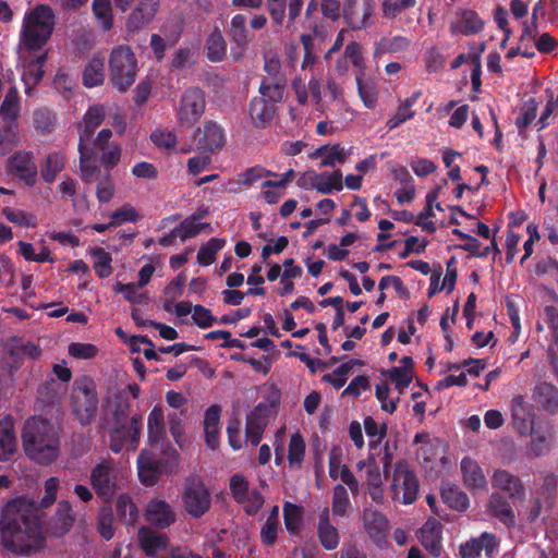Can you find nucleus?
<instances>
[{
    "label": "nucleus",
    "mask_w": 558,
    "mask_h": 558,
    "mask_svg": "<svg viewBox=\"0 0 558 558\" xmlns=\"http://www.w3.org/2000/svg\"><path fill=\"white\" fill-rule=\"evenodd\" d=\"M484 26L485 21L472 9H458L449 21V32L453 37L477 35Z\"/></svg>",
    "instance_id": "nucleus-15"
},
{
    "label": "nucleus",
    "mask_w": 558,
    "mask_h": 558,
    "mask_svg": "<svg viewBox=\"0 0 558 558\" xmlns=\"http://www.w3.org/2000/svg\"><path fill=\"white\" fill-rule=\"evenodd\" d=\"M329 475L332 480H340L348 486L352 495H356L360 490V484L349 468L341 463L337 457H330Z\"/></svg>",
    "instance_id": "nucleus-36"
},
{
    "label": "nucleus",
    "mask_w": 558,
    "mask_h": 558,
    "mask_svg": "<svg viewBox=\"0 0 558 558\" xmlns=\"http://www.w3.org/2000/svg\"><path fill=\"white\" fill-rule=\"evenodd\" d=\"M112 132L109 129H102L97 136L89 143V150H92V169L89 173L85 175L83 168L81 167L82 179L90 183L96 173H100V165H104L106 169H111L118 165L121 157V147L119 144L110 142Z\"/></svg>",
    "instance_id": "nucleus-6"
},
{
    "label": "nucleus",
    "mask_w": 558,
    "mask_h": 558,
    "mask_svg": "<svg viewBox=\"0 0 558 558\" xmlns=\"http://www.w3.org/2000/svg\"><path fill=\"white\" fill-rule=\"evenodd\" d=\"M490 513L502 523L510 525L514 522V513L510 504L497 493L492 494L489 499Z\"/></svg>",
    "instance_id": "nucleus-46"
},
{
    "label": "nucleus",
    "mask_w": 558,
    "mask_h": 558,
    "mask_svg": "<svg viewBox=\"0 0 558 558\" xmlns=\"http://www.w3.org/2000/svg\"><path fill=\"white\" fill-rule=\"evenodd\" d=\"M396 385L400 393L410 385L413 379V360L410 356H403L401 366L392 367L385 373Z\"/></svg>",
    "instance_id": "nucleus-37"
},
{
    "label": "nucleus",
    "mask_w": 558,
    "mask_h": 558,
    "mask_svg": "<svg viewBox=\"0 0 558 558\" xmlns=\"http://www.w3.org/2000/svg\"><path fill=\"white\" fill-rule=\"evenodd\" d=\"M92 258H93V267L95 272L100 278H107L112 274V267L111 262L112 257L111 255L106 252L104 248L97 247L93 248L92 252Z\"/></svg>",
    "instance_id": "nucleus-55"
},
{
    "label": "nucleus",
    "mask_w": 558,
    "mask_h": 558,
    "mask_svg": "<svg viewBox=\"0 0 558 558\" xmlns=\"http://www.w3.org/2000/svg\"><path fill=\"white\" fill-rule=\"evenodd\" d=\"M276 414V401H264L259 402L246 416L267 426L270 418L275 417Z\"/></svg>",
    "instance_id": "nucleus-59"
},
{
    "label": "nucleus",
    "mask_w": 558,
    "mask_h": 558,
    "mask_svg": "<svg viewBox=\"0 0 558 558\" xmlns=\"http://www.w3.org/2000/svg\"><path fill=\"white\" fill-rule=\"evenodd\" d=\"M138 542L148 556H154L167 547L168 538L150 527L142 526L138 531Z\"/></svg>",
    "instance_id": "nucleus-30"
},
{
    "label": "nucleus",
    "mask_w": 558,
    "mask_h": 558,
    "mask_svg": "<svg viewBox=\"0 0 558 558\" xmlns=\"http://www.w3.org/2000/svg\"><path fill=\"white\" fill-rule=\"evenodd\" d=\"M105 81V57L95 56L86 64L83 72V84L86 87L99 86Z\"/></svg>",
    "instance_id": "nucleus-40"
},
{
    "label": "nucleus",
    "mask_w": 558,
    "mask_h": 558,
    "mask_svg": "<svg viewBox=\"0 0 558 558\" xmlns=\"http://www.w3.org/2000/svg\"><path fill=\"white\" fill-rule=\"evenodd\" d=\"M441 533L442 525L436 519H428L421 529V543L434 556L441 551Z\"/></svg>",
    "instance_id": "nucleus-28"
},
{
    "label": "nucleus",
    "mask_w": 558,
    "mask_h": 558,
    "mask_svg": "<svg viewBox=\"0 0 558 558\" xmlns=\"http://www.w3.org/2000/svg\"><path fill=\"white\" fill-rule=\"evenodd\" d=\"M207 57L213 62L221 61L227 52V44L222 33L215 28L209 35L206 44Z\"/></svg>",
    "instance_id": "nucleus-50"
},
{
    "label": "nucleus",
    "mask_w": 558,
    "mask_h": 558,
    "mask_svg": "<svg viewBox=\"0 0 558 558\" xmlns=\"http://www.w3.org/2000/svg\"><path fill=\"white\" fill-rule=\"evenodd\" d=\"M141 434V416H133L128 424L114 428L110 434V449L119 453L124 447L135 450Z\"/></svg>",
    "instance_id": "nucleus-17"
},
{
    "label": "nucleus",
    "mask_w": 558,
    "mask_h": 558,
    "mask_svg": "<svg viewBox=\"0 0 558 558\" xmlns=\"http://www.w3.org/2000/svg\"><path fill=\"white\" fill-rule=\"evenodd\" d=\"M2 546L17 555H31L45 543L36 505L23 497L9 501L0 520Z\"/></svg>",
    "instance_id": "nucleus-1"
},
{
    "label": "nucleus",
    "mask_w": 558,
    "mask_h": 558,
    "mask_svg": "<svg viewBox=\"0 0 558 558\" xmlns=\"http://www.w3.org/2000/svg\"><path fill=\"white\" fill-rule=\"evenodd\" d=\"M350 151L340 145L323 146L318 148L314 154V158L320 159L323 167H335L337 163H344Z\"/></svg>",
    "instance_id": "nucleus-42"
},
{
    "label": "nucleus",
    "mask_w": 558,
    "mask_h": 558,
    "mask_svg": "<svg viewBox=\"0 0 558 558\" xmlns=\"http://www.w3.org/2000/svg\"><path fill=\"white\" fill-rule=\"evenodd\" d=\"M390 490L392 498L404 505L415 501L418 492V482L415 473L405 461L396 463L392 474Z\"/></svg>",
    "instance_id": "nucleus-11"
},
{
    "label": "nucleus",
    "mask_w": 558,
    "mask_h": 558,
    "mask_svg": "<svg viewBox=\"0 0 558 558\" xmlns=\"http://www.w3.org/2000/svg\"><path fill=\"white\" fill-rule=\"evenodd\" d=\"M93 12L104 31L113 26V13L111 0H94Z\"/></svg>",
    "instance_id": "nucleus-56"
},
{
    "label": "nucleus",
    "mask_w": 558,
    "mask_h": 558,
    "mask_svg": "<svg viewBox=\"0 0 558 558\" xmlns=\"http://www.w3.org/2000/svg\"><path fill=\"white\" fill-rule=\"evenodd\" d=\"M148 439L150 445L163 454V460L156 458L148 450H143L137 459L138 476L143 484L151 486L156 483L160 473L171 472L178 462V452L169 449L167 444V429L165 414L161 407L156 405L150 411L147 420Z\"/></svg>",
    "instance_id": "nucleus-3"
},
{
    "label": "nucleus",
    "mask_w": 558,
    "mask_h": 558,
    "mask_svg": "<svg viewBox=\"0 0 558 558\" xmlns=\"http://www.w3.org/2000/svg\"><path fill=\"white\" fill-rule=\"evenodd\" d=\"M20 97L16 87H10L0 106V114L5 123L14 122L20 114Z\"/></svg>",
    "instance_id": "nucleus-43"
},
{
    "label": "nucleus",
    "mask_w": 558,
    "mask_h": 558,
    "mask_svg": "<svg viewBox=\"0 0 558 558\" xmlns=\"http://www.w3.org/2000/svg\"><path fill=\"white\" fill-rule=\"evenodd\" d=\"M206 211L197 213L186 219H184L178 227H175V233L179 234L182 241L197 235L201 230L207 226L206 223L198 222L205 216Z\"/></svg>",
    "instance_id": "nucleus-52"
},
{
    "label": "nucleus",
    "mask_w": 558,
    "mask_h": 558,
    "mask_svg": "<svg viewBox=\"0 0 558 558\" xmlns=\"http://www.w3.org/2000/svg\"><path fill=\"white\" fill-rule=\"evenodd\" d=\"M531 442L527 447V452L532 457H541L549 451L554 430L549 423L539 421L533 426V430L529 434Z\"/></svg>",
    "instance_id": "nucleus-23"
},
{
    "label": "nucleus",
    "mask_w": 558,
    "mask_h": 558,
    "mask_svg": "<svg viewBox=\"0 0 558 558\" xmlns=\"http://www.w3.org/2000/svg\"><path fill=\"white\" fill-rule=\"evenodd\" d=\"M415 4L416 0H383L381 13L386 19H396Z\"/></svg>",
    "instance_id": "nucleus-58"
},
{
    "label": "nucleus",
    "mask_w": 558,
    "mask_h": 558,
    "mask_svg": "<svg viewBox=\"0 0 558 558\" xmlns=\"http://www.w3.org/2000/svg\"><path fill=\"white\" fill-rule=\"evenodd\" d=\"M226 241L218 238L210 239L204 244L197 253V263L203 266H208L215 262L216 254L222 250Z\"/></svg>",
    "instance_id": "nucleus-57"
},
{
    "label": "nucleus",
    "mask_w": 558,
    "mask_h": 558,
    "mask_svg": "<svg viewBox=\"0 0 558 558\" xmlns=\"http://www.w3.org/2000/svg\"><path fill=\"white\" fill-rule=\"evenodd\" d=\"M206 96L205 93L197 88H187L180 97L175 107V116L180 126H193L205 113Z\"/></svg>",
    "instance_id": "nucleus-12"
},
{
    "label": "nucleus",
    "mask_w": 558,
    "mask_h": 558,
    "mask_svg": "<svg viewBox=\"0 0 558 558\" xmlns=\"http://www.w3.org/2000/svg\"><path fill=\"white\" fill-rule=\"evenodd\" d=\"M460 469L464 485L472 492H485L487 488V480L483 469L476 460L464 457L461 460Z\"/></svg>",
    "instance_id": "nucleus-24"
},
{
    "label": "nucleus",
    "mask_w": 558,
    "mask_h": 558,
    "mask_svg": "<svg viewBox=\"0 0 558 558\" xmlns=\"http://www.w3.org/2000/svg\"><path fill=\"white\" fill-rule=\"evenodd\" d=\"M116 508L118 515L124 523L134 524L137 521L138 509L129 495H120L117 499Z\"/></svg>",
    "instance_id": "nucleus-51"
},
{
    "label": "nucleus",
    "mask_w": 558,
    "mask_h": 558,
    "mask_svg": "<svg viewBox=\"0 0 558 558\" xmlns=\"http://www.w3.org/2000/svg\"><path fill=\"white\" fill-rule=\"evenodd\" d=\"M544 320L551 330L553 342L549 345L548 354H558V311L547 306L544 312Z\"/></svg>",
    "instance_id": "nucleus-64"
},
{
    "label": "nucleus",
    "mask_w": 558,
    "mask_h": 558,
    "mask_svg": "<svg viewBox=\"0 0 558 558\" xmlns=\"http://www.w3.org/2000/svg\"><path fill=\"white\" fill-rule=\"evenodd\" d=\"M106 116V110L102 105H94L88 108L83 117V121L78 124V151H80V166H82L85 175L89 173L92 169V150H89V143L96 131L101 124Z\"/></svg>",
    "instance_id": "nucleus-9"
},
{
    "label": "nucleus",
    "mask_w": 558,
    "mask_h": 558,
    "mask_svg": "<svg viewBox=\"0 0 558 558\" xmlns=\"http://www.w3.org/2000/svg\"><path fill=\"white\" fill-rule=\"evenodd\" d=\"M499 539L492 533L484 532L478 537H472L459 546L460 558H478L484 551L490 558L498 550Z\"/></svg>",
    "instance_id": "nucleus-20"
},
{
    "label": "nucleus",
    "mask_w": 558,
    "mask_h": 558,
    "mask_svg": "<svg viewBox=\"0 0 558 558\" xmlns=\"http://www.w3.org/2000/svg\"><path fill=\"white\" fill-rule=\"evenodd\" d=\"M414 442L420 444L417 457L425 462L436 460L444 451V444L439 438H432L427 434H417Z\"/></svg>",
    "instance_id": "nucleus-34"
},
{
    "label": "nucleus",
    "mask_w": 558,
    "mask_h": 558,
    "mask_svg": "<svg viewBox=\"0 0 558 558\" xmlns=\"http://www.w3.org/2000/svg\"><path fill=\"white\" fill-rule=\"evenodd\" d=\"M312 186L322 194H329L332 191H341L343 189L342 172L337 170L332 173L314 174L311 178Z\"/></svg>",
    "instance_id": "nucleus-39"
},
{
    "label": "nucleus",
    "mask_w": 558,
    "mask_h": 558,
    "mask_svg": "<svg viewBox=\"0 0 558 558\" xmlns=\"http://www.w3.org/2000/svg\"><path fill=\"white\" fill-rule=\"evenodd\" d=\"M107 411L116 416L118 423H122L130 412L129 397L125 391H119L107 403Z\"/></svg>",
    "instance_id": "nucleus-53"
},
{
    "label": "nucleus",
    "mask_w": 558,
    "mask_h": 558,
    "mask_svg": "<svg viewBox=\"0 0 558 558\" xmlns=\"http://www.w3.org/2000/svg\"><path fill=\"white\" fill-rule=\"evenodd\" d=\"M181 501L186 513L198 519L210 509L211 496L199 477L190 476L184 483Z\"/></svg>",
    "instance_id": "nucleus-10"
},
{
    "label": "nucleus",
    "mask_w": 558,
    "mask_h": 558,
    "mask_svg": "<svg viewBox=\"0 0 558 558\" xmlns=\"http://www.w3.org/2000/svg\"><path fill=\"white\" fill-rule=\"evenodd\" d=\"M305 440L300 433H294L290 437L288 446V462L290 468H301L305 458Z\"/></svg>",
    "instance_id": "nucleus-47"
},
{
    "label": "nucleus",
    "mask_w": 558,
    "mask_h": 558,
    "mask_svg": "<svg viewBox=\"0 0 558 558\" xmlns=\"http://www.w3.org/2000/svg\"><path fill=\"white\" fill-rule=\"evenodd\" d=\"M363 75L360 73L355 75L359 96L366 108L374 109L377 105L378 92L375 84L369 80H364Z\"/></svg>",
    "instance_id": "nucleus-49"
},
{
    "label": "nucleus",
    "mask_w": 558,
    "mask_h": 558,
    "mask_svg": "<svg viewBox=\"0 0 558 558\" xmlns=\"http://www.w3.org/2000/svg\"><path fill=\"white\" fill-rule=\"evenodd\" d=\"M220 412L218 405H211L205 412L204 417V433L206 445L215 450L219 445V430H220Z\"/></svg>",
    "instance_id": "nucleus-29"
},
{
    "label": "nucleus",
    "mask_w": 558,
    "mask_h": 558,
    "mask_svg": "<svg viewBox=\"0 0 558 558\" xmlns=\"http://www.w3.org/2000/svg\"><path fill=\"white\" fill-rule=\"evenodd\" d=\"M318 536L322 545L327 550H332L339 545V533L330 523L328 508L324 509L319 514Z\"/></svg>",
    "instance_id": "nucleus-35"
},
{
    "label": "nucleus",
    "mask_w": 558,
    "mask_h": 558,
    "mask_svg": "<svg viewBox=\"0 0 558 558\" xmlns=\"http://www.w3.org/2000/svg\"><path fill=\"white\" fill-rule=\"evenodd\" d=\"M230 492L234 500L240 504L244 511L256 514L264 505V498L256 488H251L243 474H234L230 478Z\"/></svg>",
    "instance_id": "nucleus-13"
},
{
    "label": "nucleus",
    "mask_w": 558,
    "mask_h": 558,
    "mask_svg": "<svg viewBox=\"0 0 558 558\" xmlns=\"http://www.w3.org/2000/svg\"><path fill=\"white\" fill-rule=\"evenodd\" d=\"M230 36L238 46L244 47L248 41V34L246 29V19L242 14H236L232 17L230 24Z\"/></svg>",
    "instance_id": "nucleus-60"
},
{
    "label": "nucleus",
    "mask_w": 558,
    "mask_h": 558,
    "mask_svg": "<svg viewBox=\"0 0 558 558\" xmlns=\"http://www.w3.org/2000/svg\"><path fill=\"white\" fill-rule=\"evenodd\" d=\"M140 289L137 283L117 282L113 287L114 292L123 294V298L133 304H143L146 301V294Z\"/></svg>",
    "instance_id": "nucleus-62"
},
{
    "label": "nucleus",
    "mask_w": 558,
    "mask_h": 558,
    "mask_svg": "<svg viewBox=\"0 0 558 558\" xmlns=\"http://www.w3.org/2000/svg\"><path fill=\"white\" fill-rule=\"evenodd\" d=\"M284 88V78H264L259 87L260 98L266 99L275 106V104L282 100Z\"/></svg>",
    "instance_id": "nucleus-44"
},
{
    "label": "nucleus",
    "mask_w": 558,
    "mask_h": 558,
    "mask_svg": "<svg viewBox=\"0 0 558 558\" xmlns=\"http://www.w3.org/2000/svg\"><path fill=\"white\" fill-rule=\"evenodd\" d=\"M364 527L374 539H380L388 530V520L385 515L373 509H365L363 513Z\"/></svg>",
    "instance_id": "nucleus-38"
},
{
    "label": "nucleus",
    "mask_w": 558,
    "mask_h": 558,
    "mask_svg": "<svg viewBox=\"0 0 558 558\" xmlns=\"http://www.w3.org/2000/svg\"><path fill=\"white\" fill-rule=\"evenodd\" d=\"M352 508L348 489L342 484H337L332 489L331 510L335 517H345Z\"/></svg>",
    "instance_id": "nucleus-48"
},
{
    "label": "nucleus",
    "mask_w": 558,
    "mask_h": 558,
    "mask_svg": "<svg viewBox=\"0 0 558 558\" xmlns=\"http://www.w3.org/2000/svg\"><path fill=\"white\" fill-rule=\"evenodd\" d=\"M54 25V15L52 10L44 4L26 13L20 37V51L24 60V71L22 80L25 84V93L31 90L43 78V65L47 54L41 53L36 57L26 56L32 51L39 50L50 38Z\"/></svg>",
    "instance_id": "nucleus-2"
},
{
    "label": "nucleus",
    "mask_w": 558,
    "mask_h": 558,
    "mask_svg": "<svg viewBox=\"0 0 558 558\" xmlns=\"http://www.w3.org/2000/svg\"><path fill=\"white\" fill-rule=\"evenodd\" d=\"M193 142L197 150L215 154L225 146L226 135L218 123L206 121L194 131Z\"/></svg>",
    "instance_id": "nucleus-14"
},
{
    "label": "nucleus",
    "mask_w": 558,
    "mask_h": 558,
    "mask_svg": "<svg viewBox=\"0 0 558 558\" xmlns=\"http://www.w3.org/2000/svg\"><path fill=\"white\" fill-rule=\"evenodd\" d=\"M343 57L357 70L356 73L364 74L366 68L365 59L363 57V48L359 43L350 41L344 48Z\"/></svg>",
    "instance_id": "nucleus-61"
},
{
    "label": "nucleus",
    "mask_w": 558,
    "mask_h": 558,
    "mask_svg": "<svg viewBox=\"0 0 558 558\" xmlns=\"http://www.w3.org/2000/svg\"><path fill=\"white\" fill-rule=\"evenodd\" d=\"M159 9V0H138L128 16L125 27L130 33H137L150 24Z\"/></svg>",
    "instance_id": "nucleus-21"
},
{
    "label": "nucleus",
    "mask_w": 558,
    "mask_h": 558,
    "mask_svg": "<svg viewBox=\"0 0 558 558\" xmlns=\"http://www.w3.org/2000/svg\"><path fill=\"white\" fill-rule=\"evenodd\" d=\"M145 519L151 525L166 529L175 522L177 513L166 500L153 498L146 506Z\"/></svg>",
    "instance_id": "nucleus-22"
},
{
    "label": "nucleus",
    "mask_w": 558,
    "mask_h": 558,
    "mask_svg": "<svg viewBox=\"0 0 558 558\" xmlns=\"http://www.w3.org/2000/svg\"><path fill=\"white\" fill-rule=\"evenodd\" d=\"M125 482L124 472L112 459H102L90 469L89 484L104 502H110Z\"/></svg>",
    "instance_id": "nucleus-5"
},
{
    "label": "nucleus",
    "mask_w": 558,
    "mask_h": 558,
    "mask_svg": "<svg viewBox=\"0 0 558 558\" xmlns=\"http://www.w3.org/2000/svg\"><path fill=\"white\" fill-rule=\"evenodd\" d=\"M66 159L62 153H50L40 161V175L43 180L51 184L59 173L65 168Z\"/></svg>",
    "instance_id": "nucleus-31"
},
{
    "label": "nucleus",
    "mask_w": 558,
    "mask_h": 558,
    "mask_svg": "<svg viewBox=\"0 0 558 558\" xmlns=\"http://www.w3.org/2000/svg\"><path fill=\"white\" fill-rule=\"evenodd\" d=\"M73 521L74 515L72 513L71 504L66 500L60 501L53 519V533L56 535H63L72 526Z\"/></svg>",
    "instance_id": "nucleus-45"
},
{
    "label": "nucleus",
    "mask_w": 558,
    "mask_h": 558,
    "mask_svg": "<svg viewBox=\"0 0 558 558\" xmlns=\"http://www.w3.org/2000/svg\"><path fill=\"white\" fill-rule=\"evenodd\" d=\"M373 15V0H348L343 9L344 20L353 31L367 28L372 23Z\"/></svg>",
    "instance_id": "nucleus-18"
},
{
    "label": "nucleus",
    "mask_w": 558,
    "mask_h": 558,
    "mask_svg": "<svg viewBox=\"0 0 558 558\" xmlns=\"http://www.w3.org/2000/svg\"><path fill=\"white\" fill-rule=\"evenodd\" d=\"M26 454L41 464H49L59 454V439L53 426L44 418L31 417L23 429Z\"/></svg>",
    "instance_id": "nucleus-4"
},
{
    "label": "nucleus",
    "mask_w": 558,
    "mask_h": 558,
    "mask_svg": "<svg viewBox=\"0 0 558 558\" xmlns=\"http://www.w3.org/2000/svg\"><path fill=\"white\" fill-rule=\"evenodd\" d=\"M71 405L75 417L82 424H88L95 417L98 407L95 383L86 376L74 381Z\"/></svg>",
    "instance_id": "nucleus-8"
},
{
    "label": "nucleus",
    "mask_w": 558,
    "mask_h": 558,
    "mask_svg": "<svg viewBox=\"0 0 558 558\" xmlns=\"http://www.w3.org/2000/svg\"><path fill=\"white\" fill-rule=\"evenodd\" d=\"M137 60L129 46L120 45L109 56L110 81L121 92L128 90L135 82Z\"/></svg>",
    "instance_id": "nucleus-7"
},
{
    "label": "nucleus",
    "mask_w": 558,
    "mask_h": 558,
    "mask_svg": "<svg viewBox=\"0 0 558 558\" xmlns=\"http://www.w3.org/2000/svg\"><path fill=\"white\" fill-rule=\"evenodd\" d=\"M17 450L14 422L11 417L0 421V462L9 461Z\"/></svg>",
    "instance_id": "nucleus-27"
},
{
    "label": "nucleus",
    "mask_w": 558,
    "mask_h": 558,
    "mask_svg": "<svg viewBox=\"0 0 558 558\" xmlns=\"http://www.w3.org/2000/svg\"><path fill=\"white\" fill-rule=\"evenodd\" d=\"M360 470L365 468L366 484L368 486V494L371 498L376 502H381L384 497L383 490V476L380 469L374 458H369L367 461H360L357 463Z\"/></svg>",
    "instance_id": "nucleus-26"
},
{
    "label": "nucleus",
    "mask_w": 558,
    "mask_h": 558,
    "mask_svg": "<svg viewBox=\"0 0 558 558\" xmlns=\"http://www.w3.org/2000/svg\"><path fill=\"white\" fill-rule=\"evenodd\" d=\"M17 246H19V251H17L19 254L21 256H23L28 262H36V263L52 262L51 253L45 244L40 245L39 253L35 252V247L33 246V244L24 242V241H19Z\"/></svg>",
    "instance_id": "nucleus-54"
},
{
    "label": "nucleus",
    "mask_w": 558,
    "mask_h": 558,
    "mask_svg": "<svg viewBox=\"0 0 558 558\" xmlns=\"http://www.w3.org/2000/svg\"><path fill=\"white\" fill-rule=\"evenodd\" d=\"M422 96L421 90L414 92L411 96L402 100L396 113L387 121L386 125L389 130H393L398 126H400L402 123H404L408 120H411L415 116V111L413 110V107L418 101L420 97Z\"/></svg>",
    "instance_id": "nucleus-32"
},
{
    "label": "nucleus",
    "mask_w": 558,
    "mask_h": 558,
    "mask_svg": "<svg viewBox=\"0 0 558 558\" xmlns=\"http://www.w3.org/2000/svg\"><path fill=\"white\" fill-rule=\"evenodd\" d=\"M9 172L27 186H34L38 179V167L34 154L25 150L15 151L9 158Z\"/></svg>",
    "instance_id": "nucleus-16"
},
{
    "label": "nucleus",
    "mask_w": 558,
    "mask_h": 558,
    "mask_svg": "<svg viewBox=\"0 0 558 558\" xmlns=\"http://www.w3.org/2000/svg\"><path fill=\"white\" fill-rule=\"evenodd\" d=\"M510 411L512 424L521 436H527L533 430V426L539 422L533 407L521 395L511 399Z\"/></svg>",
    "instance_id": "nucleus-19"
},
{
    "label": "nucleus",
    "mask_w": 558,
    "mask_h": 558,
    "mask_svg": "<svg viewBox=\"0 0 558 558\" xmlns=\"http://www.w3.org/2000/svg\"><path fill=\"white\" fill-rule=\"evenodd\" d=\"M275 112V106L264 98H254L250 104V117L256 128L269 124Z\"/></svg>",
    "instance_id": "nucleus-33"
},
{
    "label": "nucleus",
    "mask_w": 558,
    "mask_h": 558,
    "mask_svg": "<svg viewBox=\"0 0 558 558\" xmlns=\"http://www.w3.org/2000/svg\"><path fill=\"white\" fill-rule=\"evenodd\" d=\"M151 142L159 148L170 150L178 144L177 134L168 129H156L150 134Z\"/></svg>",
    "instance_id": "nucleus-63"
},
{
    "label": "nucleus",
    "mask_w": 558,
    "mask_h": 558,
    "mask_svg": "<svg viewBox=\"0 0 558 558\" xmlns=\"http://www.w3.org/2000/svg\"><path fill=\"white\" fill-rule=\"evenodd\" d=\"M533 398L535 402L548 412H556L558 410V390L551 384H538L534 389Z\"/></svg>",
    "instance_id": "nucleus-41"
},
{
    "label": "nucleus",
    "mask_w": 558,
    "mask_h": 558,
    "mask_svg": "<svg viewBox=\"0 0 558 558\" xmlns=\"http://www.w3.org/2000/svg\"><path fill=\"white\" fill-rule=\"evenodd\" d=\"M493 487L502 490L509 498H520L524 488L518 476L507 470L496 469L492 475Z\"/></svg>",
    "instance_id": "nucleus-25"
}]
</instances>
